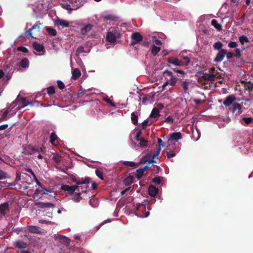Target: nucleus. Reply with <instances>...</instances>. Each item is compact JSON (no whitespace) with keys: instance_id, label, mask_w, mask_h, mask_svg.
<instances>
[{"instance_id":"obj_56","label":"nucleus","mask_w":253,"mask_h":253,"mask_svg":"<svg viewBox=\"0 0 253 253\" xmlns=\"http://www.w3.org/2000/svg\"><path fill=\"white\" fill-rule=\"evenodd\" d=\"M57 83L59 89H63L65 88L64 84L61 81H58Z\"/></svg>"},{"instance_id":"obj_4","label":"nucleus","mask_w":253,"mask_h":253,"mask_svg":"<svg viewBox=\"0 0 253 253\" xmlns=\"http://www.w3.org/2000/svg\"><path fill=\"white\" fill-rule=\"evenodd\" d=\"M54 207V205L50 203L36 202L33 206V212L35 211L36 214L40 213V209L50 208Z\"/></svg>"},{"instance_id":"obj_33","label":"nucleus","mask_w":253,"mask_h":253,"mask_svg":"<svg viewBox=\"0 0 253 253\" xmlns=\"http://www.w3.org/2000/svg\"><path fill=\"white\" fill-rule=\"evenodd\" d=\"M58 139V137L57 135L55 134L54 132H53L51 133L50 136V143L54 145L55 144V141Z\"/></svg>"},{"instance_id":"obj_19","label":"nucleus","mask_w":253,"mask_h":253,"mask_svg":"<svg viewBox=\"0 0 253 253\" xmlns=\"http://www.w3.org/2000/svg\"><path fill=\"white\" fill-rule=\"evenodd\" d=\"M160 116V114L159 108L155 107L153 109L149 117L151 118L156 119V121H157Z\"/></svg>"},{"instance_id":"obj_42","label":"nucleus","mask_w":253,"mask_h":253,"mask_svg":"<svg viewBox=\"0 0 253 253\" xmlns=\"http://www.w3.org/2000/svg\"><path fill=\"white\" fill-rule=\"evenodd\" d=\"M149 153L147 154L146 156L142 157L140 159V163L141 164L149 163V159L148 158L149 157Z\"/></svg>"},{"instance_id":"obj_41","label":"nucleus","mask_w":253,"mask_h":253,"mask_svg":"<svg viewBox=\"0 0 253 253\" xmlns=\"http://www.w3.org/2000/svg\"><path fill=\"white\" fill-rule=\"evenodd\" d=\"M95 174L100 179L103 180V172L101 169H96L95 170Z\"/></svg>"},{"instance_id":"obj_44","label":"nucleus","mask_w":253,"mask_h":253,"mask_svg":"<svg viewBox=\"0 0 253 253\" xmlns=\"http://www.w3.org/2000/svg\"><path fill=\"white\" fill-rule=\"evenodd\" d=\"M47 92L50 96L55 93V88L53 86H50L46 88Z\"/></svg>"},{"instance_id":"obj_60","label":"nucleus","mask_w":253,"mask_h":253,"mask_svg":"<svg viewBox=\"0 0 253 253\" xmlns=\"http://www.w3.org/2000/svg\"><path fill=\"white\" fill-rule=\"evenodd\" d=\"M41 23H37L33 25V30H37L38 32L40 31V25Z\"/></svg>"},{"instance_id":"obj_17","label":"nucleus","mask_w":253,"mask_h":253,"mask_svg":"<svg viewBox=\"0 0 253 253\" xmlns=\"http://www.w3.org/2000/svg\"><path fill=\"white\" fill-rule=\"evenodd\" d=\"M204 80L213 81H214L215 76L212 74L204 73L201 77Z\"/></svg>"},{"instance_id":"obj_3","label":"nucleus","mask_w":253,"mask_h":253,"mask_svg":"<svg viewBox=\"0 0 253 253\" xmlns=\"http://www.w3.org/2000/svg\"><path fill=\"white\" fill-rule=\"evenodd\" d=\"M71 3V5L68 4H62V7L67 10L77 9L79 7L83 5L85 2V0H68Z\"/></svg>"},{"instance_id":"obj_47","label":"nucleus","mask_w":253,"mask_h":253,"mask_svg":"<svg viewBox=\"0 0 253 253\" xmlns=\"http://www.w3.org/2000/svg\"><path fill=\"white\" fill-rule=\"evenodd\" d=\"M18 101L21 103L22 107H24L26 106L28 104H30V103L28 102V101L25 98H20Z\"/></svg>"},{"instance_id":"obj_2","label":"nucleus","mask_w":253,"mask_h":253,"mask_svg":"<svg viewBox=\"0 0 253 253\" xmlns=\"http://www.w3.org/2000/svg\"><path fill=\"white\" fill-rule=\"evenodd\" d=\"M119 29L118 27H112L109 29V31L106 35V41L111 43H115L117 38H120Z\"/></svg>"},{"instance_id":"obj_35","label":"nucleus","mask_w":253,"mask_h":253,"mask_svg":"<svg viewBox=\"0 0 253 253\" xmlns=\"http://www.w3.org/2000/svg\"><path fill=\"white\" fill-rule=\"evenodd\" d=\"M222 46H223V44L221 43V42H220L219 41L215 42L213 45V48L215 50H218L219 51L222 49Z\"/></svg>"},{"instance_id":"obj_18","label":"nucleus","mask_w":253,"mask_h":253,"mask_svg":"<svg viewBox=\"0 0 253 253\" xmlns=\"http://www.w3.org/2000/svg\"><path fill=\"white\" fill-rule=\"evenodd\" d=\"M92 28L93 25L91 24H88L81 29V33L83 35H85L92 29Z\"/></svg>"},{"instance_id":"obj_16","label":"nucleus","mask_w":253,"mask_h":253,"mask_svg":"<svg viewBox=\"0 0 253 253\" xmlns=\"http://www.w3.org/2000/svg\"><path fill=\"white\" fill-rule=\"evenodd\" d=\"M49 192V190H47L46 189L43 188L42 186V185L39 186L38 188H37L36 190V192L34 193V196H33V198L34 199L36 198V194L38 193L39 192H41V194H47Z\"/></svg>"},{"instance_id":"obj_36","label":"nucleus","mask_w":253,"mask_h":253,"mask_svg":"<svg viewBox=\"0 0 253 253\" xmlns=\"http://www.w3.org/2000/svg\"><path fill=\"white\" fill-rule=\"evenodd\" d=\"M131 120L133 124H134V125H137L138 117L134 112H132L131 114Z\"/></svg>"},{"instance_id":"obj_6","label":"nucleus","mask_w":253,"mask_h":253,"mask_svg":"<svg viewBox=\"0 0 253 253\" xmlns=\"http://www.w3.org/2000/svg\"><path fill=\"white\" fill-rule=\"evenodd\" d=\"M79 187L74 185L70 186L69 185L63 184L61 185V189L67 192V195H72L77 190V188Z\"/></svg>"},{"instance_id":"obj_57","label":"nucleus","mask_w":253,"mask_h":253,"mask_svg":"<svg viewBox=\"0 0 253 253\" xmlns=\"http://www.w3.org/2000/svg\"><path fill=\"white\" fill-rule=\"evenodd\" d=\"M162 170V169L160 167L157 166H153V168L152 169V170L154 171V172L156 173H158L159 172Z\"/></svg>"},{"instance_id":"obj_49","label":"nucleus","mask_w":253,"mask_h":253,"mask_svg":"<svg viewBox=\"0 0 253 253\" xmlns=\"http://www.w3.org/2000/svg\"><path fill=\"white\" fill-rule=\"evenodd\" d=\"M7 177V173L0 169V180L6 179Z\"/></svg>"},{"instance_id":"obj_15","label":"nucleus","mask_w":253,"mask_h":253,"mask_svg":"<svg viewBox=\"0 0 253 253\" xmlns=\"http://www.w3.org/2000/svg\"><path fill=\"white\" fill-rule=\"evenodd\" d=\"M191 84V81L189 80L186 79L182 81L181 84V87L184 90V93L186 94L189 89V86Z\"/></svg>"},{"instance_id":"obj_26","label":"nucleus","mask_w":253,"mask_h":253,"mask_svg":"<svg viewBox=\"0 0 253 253\" xmlns=\"http://www.w3.org/2000/svg\"><path fill=\"white\" fill-rule=\"evenodd\" d=\"M134 177L133 175H129L126 177L124 180V183L125 185H129L133 182Z\"/></svg>"},{"instance_id":"obj_53","label":"nucleus","mask_w":253,"mask_h":253,"mask_svg":"<svg viewBox=\"0 0 253 253\" xmlns=\"http://www.w3.org/2000/svg\"><path fill=\"white\" fill-rule=\"evenodd\" d=\"M8 113H9V111L8 110H5L3 112V113L1 117L0 118V122L2 121L3 120H6V118Z\"/></svg>"},{"instance_id":"obj_38","label":"nucleus","mask_w":253,"mask_h":253,"mask_svg":"<svg viewBox=\"0 0 253 253\" xmlns=\"http://www.w3.org/2000/svg\"><path fill=\"white\" fill-rule=\"evenodd\" d=\"M44 230L36 226H33V233L40 234L43 232Z\"/></svg>"},{"instance_id":"obj_1","label":"nucleus","mask_w":253,"mask_h":253,"mask_svg":"<svg viewBox=\"0 0 253 253\" xmlns=\"http://www.w3.org/2000/svg\"><path fill=\"white\" fill-rule=\"evenodd\" d=\"M73 182L76 183V186L79 187L77 191H81V193H86L88 187V184L91 182V178L89 177L76 178L74 177L72 178Z\"/></svg>"},{"instance_id":"obj_10","label":"nucleus","mask_w":253,"mask_h":253,"mask_svg":"<svg viewBox=\"0 0 253 253\" xmlns=\"http://www.w3.org/2000/svg\"><path fill=\"white\" fill-rule=\"evenodd\" d=\"M167 61L169 63L172 64L174 65L179 66H184V63L183 61L179 60L176 58H173L171 57H169L168 58Z\"/></svg>"},{"instance_id":"obj_14","label":"nucleus","mask_w":253,"mask_h":253,"mask_svg":"<svg viewBox=\"0 0 253 253\" xmlns=\"http://www.w3.org/2000/svg\"><path fill=\"white\" fill-rule=\"evenodd\" d=\"M56 238L57 239H58V240H59V241L62 243V244L66 245V246H68L69 245L70 243V240L69 238L65 237V236H62V235H55Z\"/></svg>"},{"instance_id":"obj_31","label":"nucleus","mask_w":253,"mask_h":253,"mask_svg":"<svg viewBox=\"0 0 253 253\" xmlns=\"http://www.w3.org/2000/svg\"><path fill=\"white\" fill-rule=\"evenodd\" d=\"M103 19L106 21L110 20V21H116L117 20L118 18H117V17L114 16L113 15L109 14V15L104 16L103 17Z\"/></svg>"},{"instance_id":"obj_59","label":"nucleus","mask_w":253,"mask_h":253,"mask_svg":"<svg viewBox=\"0 0 253 253\" xmlns=\"http://www.w3.org/2000/svg\"><path fill=\"white\" fill-rule=\"evenodd\" d=\"M164 75H166V76L169 77V78H171V77H173L172 73L171 71H169V70L165 71L164 72Z\"/></svg>"},{"instance_id":"obj_30","label":"nucleus","mask_w":253,"mask_h":253,"mask_svg":"<svg viewBox=\"0 0 253 253\" xmlns=\"http://www.w3.org/2000/svg\"><path fill=\"white\" fill-rule=\"evenodd\" d=\"M160 47L156 46L155 44H153L151 48V53L154 56H155L158 54V53L160 51Z\"/></svg>"},{"instance_id":"obj_34","label":"nucleus","mask_w":253,"mask_h":253,"mask_svg":"<svg viewBox=\"0 0 253 253\" xmlns=\"http://www.w3.org/2000/svg\"><path fill=\"white\" fill-rule=\"evenodd\" d=\"M29 61L27 58H24L19 63L20 66L22 68H26L29 66Z\"/></svg>"},{"instance_id":"obj_63","label":"nucleus","mask_w":253,"mask_h":253,"mask_svg":"<svg viewBox=\"0 0 253 253\" xmlns=\"http://www.w3.org/2000/svg\"><path fill=\"white\" fill-rule=\"evenodd\" d=\"M175 156V152H174L173 151H172V152L169 151V152H167V158L168 159L173 157Z\"/></svg>"},{"instance_id":"obj_45","label":"nucleus","mask_w":253,"mask_h":253,"mask_svg":"<svg viewBox=\"0 0 253 253\" xmlns=\"http://www.w3.org/2000/svg\"><path fill=\"white\" fill-rule=\"evenodd\" d=\"M174 121V119L171 116H169L168 117L166 118L164 122L169 124H172Z\"/></svg>"},{"instance_id":"obj_21","label":"nucleus","mask_w":253,"mask_h":253,"mask_svg":"<svg viewBox=\"0 0 253 253\" xmlns=\"http://www.w3.org/2000/svg\"><path fill=\"white\" fill-rule=\"evenodd\" d=\"M33 48L38 52H44V48L42 44L38 43L37 42H33Z\"/></svg>"},{"instance_id":"obj_13","label":"nucleus","mask_w":253,"mask_h":253,"mask_svg":"<svg viewBox=\"0 0 253 253\" xmlns=\"http://www.w3.org/2000/svg\"><path fill=\"white\" fill-rule=\"evenodd\" d=\"M159 189L156 186L151 185L148 188L149 194L153 197H155L157 194L158 193Z\"/></svg>"},{"instance_id":"obj_8","label":"nucleus","mask_w":253,"mask_h":253,"mask_svg":"<svg viewBox=\"0 0 253 253\" xmlns=\"http://www.w3.org/2000/svg\"><path fill=\"white\" fill-rule=\"evenodd\" d=\"M169 78V79H166V82L162 86L163 90H165L166 86L169 84L171 86H174L175 85L177 82V78L175 76H173Z\"/></svg>"},{"instance_id":"obj_37","label":"nucleus","mask_w":253,"mask_h":253,"mask_svg":"<svg viewBox=\"0 0 253 253\" xmlns=\"http://www.w3.org/2000/svg\"><path fill=\"white\" fill-rule=\"evenodd\" d=\"M244 86L247 89L249 90V91H252V90H253V83H252L250 81L245 82Z\"/></svg>"},{"instance_id":"obj_20","label":"nucleus","mask_w":253,"mask_h":253,"mask_svg":"<svg viewBox=\"0 0 253 253\" xmlns=\"http://www.w3.org/2000/svg\"><path fill=\"white\" fill-rule=\"evenodd\" d=\"M9 205L8 203L5 202L0 205V213L5 215L6 211H8Z\"/></svg>"},{"instance_id":"obj_23","label":"nucleus","mask_w":253,"mask_h":253,"mask_svg":"<svg viewBox=\"0 0 253 253\" xmlns=\"http://www.w3.org/2000/svg\"><path fill=\"white\" fill-rule=\"evenodd\" d=\"M14 247L17 249H24L26 248L27 244L21 241H16L14 243Z\"/></svg>"},{"instance_id":"obj_11","label":"nucleus","mask_w":253,"mask_h":253,"mask_svg":"<svg viewBox=\"0 0 253 253\" xmlns=\"http://www.w3.org/2000/svg\"><path fill=\"white\" fill-rule=\"evenodd\" d=\"M236 100V97L233 95H229L223 101V104L226 107H229Z\"/></svg>"},{"instance_id":"obj_52","label":"nucleus","mask_w":253,"mask_h":253,"mask_svg":"<svg viewBox=\"0 0 253 253\" xmlns=\"http://www.w3.org/2000/svg\"><path fill=\"white\" fill-rule=\"evenodd\" d=\"M228 46L231 48H236L238 46V44L236 42H230L228 44Z\"/></svg>"},{"instance_id":"obj_40","label":"nucleus","mask_w":253,"mask_h":253,"mask_svg":"<svg viewBox=\"0 0 253 253\" xmlns=\"http://www.w3.org/2000/svg\"><path fill=\"white\" fill-rule=\"evenodd\" d=\"M82 193L81 192L77 193L73 198L74 201L79 202L82 199L84 198V197L81 196Z\"/></svg>"},{"instance_id":"obj_50","label":"nucleus","mask_w":253,"mask_h":253,"mask_svg":"<svg viewBox=\"0 0 253 253\" xmlns=\"http://www.w3.org/2000/svg\"><path fill=\"white\" fill-rule=\"evenodd\" d=\"M242 120L247 124L249 125L253 122V118H243Z\"/></svg>"},{"instance_id":"obj_58","label":"nucleus","mask_w":253,"mask_h":253,"mask_svg":"<svg viewBox=\"0 0 253 253\" xmlns=\"http://www.w3.org/2000/svg\"><path fill=\"white\" fill-rule=\"evenodd\" d=\"M168 66L170 67L174 71H175L177 73H179L183 75H184L185 74V73L182 70H180L177 69L176 68H172V67H171V66L170 65H168Z\"/></svg>"},{"instance_id":"obj_43","label":"nucleus","mask_w":253,"mask_h":253,"mask_svg":"<svg viewBox=\"0 0 253 253\" xmlns=\"http://www.w3.org/2000/svg\"><path fill=\"white\" fill-rule=\"evenodd\" d=\"M143 173L144 172L140 169H139L136 170L135 175L138 179H140L142 177Z\"/></svg>"},{"instance_id":"obj_55","label":"nucleus","mask_w":253,"mask_h":253,"mask_svg":"<svg viewBox=\"0 0 253 253\" xmlns=\"http://www.w3.org/2000/svg\"><path fill=\"white\" fill-rule=\"evenodd\" d=\"M17 50L19 51H22L24 53H27L28 51L26 47L22 46L18 47Z\"/></svg>"},{"instance_id":"obj_28","label":"nucleus","mask_w":253,"mask_h":253,"mask_svg":"<svg viewBox=\"0 0 253 253\" xmlns=\"http://www.w3.org/2000/svg\"><path fill=\"white\" fill-rule=\"evenodd\" d=\"M211 25L218 31H220L222 29L221 25L218 23L217 21L215 19H212L211 21Z\"/></svg>"},{"instance_id":"obj_32","label":"nucleus","mask_w":253,"mask_h":253,"mask_svg":"<svg viewBox=\"0 0 253 253\" xmlns=\"http://www.w3.org/2000/svg\"><path fill=\"white\" fill-rule=\"evenodd\" d=\"M52 159L56 164L60 163L61 161V157L57 153H53Z\"/></svg>"},{"instance_id":"obj_54","label":"nucleus","mask_w":253,"mask_h":253,"mask_svg":"<svg viewBox=\"0 0 253 253\" xmlns=\"http://www.w3.org/2000/svg\"><path fill=\"white\" fill-rule=\"evenodd\" d=\"M235 53L234 54L235 57L239 58L241 57V53L240 48H236L235 50Z\"/></svg>"},{"instance_id":"obj_9","label":"nucleus","mask_w":253,"mask_h":253,"mask_svg":"<svg viewBox=\"0 0 253 253\" xmlns=\"http://www.w3.org/2000/svg\"><path fill=\"white\" fill-rule=\"evenodd\" d=\"M54 24L55 26L61 28H67L69 26V22L63 19H58L55 21Z\"/></svg>"},{"instance_id":"obj_29","label":"nucleus","mask_w":253,"mask_h":253,"mask_svg":"<svg viewBox=\"0 0 253 253\" xmlns=\"http://www.w3.org/2000/svg\"><path fill=\"white\" fill-rule=\"evenodd\" d=\"M239 40L241 44L243 45L245 43H248L250 41L248 37L245 35H242L239 38Z\"/></svg>"},{"instance_id":"obj_48","label":"nucleus","mask_w":253,"mask_h":253,"mask_svg":"<svg viewBox=\"0 0 253 253\" xmlns=\"http://www.w3.org/2000/svg\"><path fill=\"white\" fill-rule=\"evenodd\" d=\"M124 165L126 166L130 167H134L137 166L136 163L133 162H129L126 161L124 163Z\"/></svg>"},{"instance_id":"obj_51","label":"nucleus","mask_w":253,"mask_h":253,"mask_svg":"<svg viewBox=\"0 0 253 253\" xmlns=\"http://www.w3.org/2000/svg\"><path fill=\"white\" fill-rule=\"evenodd\" d=\"M160 151H161V149L159 147L158 149V150L157 151V152H156L153 155H151L150 154H149V157H151V159H154L156 157L158 156V155H159V154L160 153Z\"/></svg>"},{"instance_id":"obj_25","label":"nucleus","mask_w":253,"mask_h":253,"mask_svg":"<svg viewBox=\"0 0 253 253\" xmlns=\"http://www.w3.org/2000/svg\"><path fill=\"white\" fill-rule=\"evenodd\" d=\"M72 78L74 80L78 79V78H79V77L81 75V72L78 68H75V69H73V70L72 71Z\"/></svg>"},{"instance_id":"obj_46","label":"nucleus","mask_w":253,"mask_h":253,"mask_svg":"<svg viewBox=\"0 0 253 253\" xmlns=\"http://www.w3.org/2000/svg\"><path fill=\"white\" fill-rule=\"evenodd\" d=\"M139 141L140 147L144 148L146 147L147 146L148 141L144 139L143 138H141Z\"/></svg>"},{"instance_id":"obj_12","label":"nucleus","mask_w":253,"mask_h":253,"mask_svg":"<svg viewBox=\"0 0 253 253\" xmlns=\"http://www.w3.org/2000/svg\"><path fill=\"white\" fill-rule=\"evenodd\" d=\"M44 149H45V148H44V147H40V148L33 147V157L35 158L38 157L39 159H42V156L39 153H40V152H43L44 151Z\"/></svg>"},{"instance_id":"obj_27","label":"nucleus","mask_w":253,"mask_h":253,"mask_svg":"<svg viewBox=\"0 0 253 253\" xmlns=\"http://www.w3.org/2000/svg\"><path fill=\"white\" fill-rule=\"evenodd\" d=\"M45 30L47 31V32L52 36H55L57 34L56 31L51 27H46Z\"/></svg>"},{"instance_id":"obj_61","label":"nucleus","mask_w":253,"mask_h":253,"mask_svg":"<svg viewBox=\"0 0 253 253\" xmlns=\"http://www.w3.org/2000/svg\"><path fill=\"white\" fill-rule=\"evenodd\" d=\"M110 222V219H107V220H105L104 221L102 222L99 225L97 226L96 227H95L96 228L95 231H97V230H98L99 229V228H100V227L102 225H103L104 223H107V222Z\"/></svg>"},{"instance_id":"obj_7","label":"nucleus","mask_w":253,"mask_h":253,"mask_svg":"<svg viewBox=\"0 0 253 253\" xmlns=\"http://www.w3.org/2000/svg\"><path fill=\"white\" fill-rule=\"evenodd\" d=\"M226 53L227 50L225 49H221L219 50L214 59L213 61L215 62H221L223 60Z\"/></svg>"},{"instance_id":"obj_24","label":"nucleus","mask_w":253,"mask_h":253,"mask_svg":"<svg viewBox=\"0 0 253 253\" xmlns=\"http://www.w3.org/2000/svg\"><path fill=\"white\" fill-rule=\"evenodd\" d=\"M182 137L181 133L180 132H174L170 134V139L171 140H173L176 142L181 139Z\"/></svg>"},{"instance_id":"obj_5","label":"nucleus","mask_w":253,"mask_h":253,"mask_svg":"<svg viewBox=\"0 0 253 253\" xmlns=\"http://www.w3.org/2000/svg\"><path fill=\"white\" fill-rule=\"evenodd\" d=\"M143 40V37L139 32H134L131 34L130 44L134 45L139 43Z\"/></svg>"},{"instance_id":"obj_64","label":"nucleus","mask_w":253,"mask_h":253,"mask_svg":"<svg viewBox=\"0 0 253 253\" xmlns=\"http://www.w3.org/2000/svg\"><path fill=\"white\" fill-rule=\"evenodd\" d=\"M77 52L78 53H83V52H84V46H83L82 45L79 46L77 48Z\"/></svg>"},{"instance_id":"obj_22","label":"nucleus","mask_w":253,"mask_h":253,"mask_svg":"<svg viewBox=\"0 0 253 253\" xmlns=\"http://www.w3.org/2000/svg\"><path fill=\"white\" fill-rule=\"evenodd\" d=\"M233 112L234 113L240 114L242 113V106L238 103H234L233 104Z\"/></svg>"},{"instance_id":"obj_39","label":"nucleus","mask_w":253,"mask_h":253,"mask_svg":"<svg viewBox=\"0 0 253 253\" xmlns=\"http://www.w3.org/2000/svg\"><path fill=\"white\" fill-rule=\"evenodd\" d=\"M163 179V177L157 176L152 179V182L156 184L159 185L161 183Z\"/></svg>"},{"instance_id":"obj_62","label":"nucleus","mask_w":253,"mask_h":253,"mask_svg":"<svg viewBox=\"0 0 253 253\" xmlns=\"http://www.w3.org/2000/svg\"><path fill=\"white\" fill-rule=\"evenodd\" d=\"M226 57L228 59H230L232 58L233 57H235L234 54L232 52H227V53L226 54Z\"/></svg>"}]
</instances>
